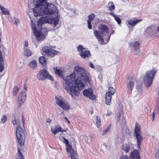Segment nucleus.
Wrapping results in <instances>:
<instances>
[{
  "label": "nucleus",
  "instance_id": "obj_31",
  "mask_svg": "<svg viewBox=\"0 0 159 159\" xmlns=\"http://www.w3.org/2000/svg\"><path fill=\"white\" fill-rule=\"evenodd\" d=\"M108 6L109 8L110 11L114 9L115 8V6L112 2H110L108 3Z\"/></svg>",
  "mask_w": 159,
  "mask_h": 159
},
{
  "label": "nucleus",
  "instance_id": "obj_17",
  "mask_svg": "<svg viewBox=\"0 0 159 159\" xmlns=\"http://www.w3.org/2000/svg\"><path fill=\"white\" fill-rule=\"evenodd\" d=\"M51 130L52 132L54 135H56L59 131L63 132H66L67 130V129H62V128L58 125L55 126L54 128L52 127Z\"/></svg>",
  "mask_w": 159,
  "mask_h": 159
},
{
  "label": "nucleus",
  "instance_id": "obj_39",
  "mask_svg": "<svg viewBox=\"0 0 159 159\" xmlns=\"http://www.w3.org/2000/svg\"><path fill=\"white\" fill-rule=\"evenodd\" d=\"M87 23L88 24V27L89 29H91L92 28V26L91 25V21L87 20Z\"/></svg>",
  "mask_w": 159,
  "mask_h": 159
},
{
  "label": "nucleus",
  "instance_id": "obj_27",
  "mask_svg": "<svg viewBox=\"0 0 159 159\" xmlns=\"http://www.w3.org/2000/svg\"><path fill=\"white\" fill-rule=\"evenodd\" d=\"M39 61L40 63L42 65H46V60L45 57L42 56L40 57L39 59Z\"/></svg>",
  "mask_w": 159,
  "mask_h": 159
},
{
  "label": "nucleus",
  "instance_id": "obj_44",
  "mask_svg": "<svg viewBox=\"0 0 159 159\" xmlns=\"http://www.w3.org/2000/svg\"><path fill=\"white\" fill-rule=\"evenodd\" d=\"M152 120L153 121L154 120L155 118V113L154 111H153L152 113Z\"/></svg>",
  "mask_w": 159,
  "mask_h": 159
},
{
  "label": "nucleus",
  "instance_id": "obj_18",
  "mask_svg": "<svg viewBox=\"0 0 159 159\" xmlns=\"http://www.w3.org/2000/svg\"><path fill=\"white\" fill-rule=\"evenodd\" d=\"M59 138L65 143L66 147V151L68 153V157L69 158L70 157V154H69L70 153V144H69V141L67 139L63 137H60Z\"/></svg>",
  "mask_w": 159,
  "mask_h": 159
},
{
  "label": "nucleus",
  "instance_id": "obj_46",
  "mask_svg": "<svg viewBox=\"0 0 159 159\" xmlns=\"http://www.w3.org/2000/svg\"><path fill=\"white\" fill-rule=\"evenodd\" d=\"M46 121L47 123H50L51 121V120L50 118H48L46 120Z\"/></svg>",
  "mask_w": 159,
  "mask_h": 159
},
{
  "label": "nucleus",
  "instance_id": "obj_2",
  "mask_svg": "<svg viewBox=\"0 0 159 159\" xmlns=\"http://www.w3.org/2000/svg\"><path fill=\"white\" fill-rule=\"evenodd\" d=\"M82 79L85 82H90L89 77L86 75L85 69L84 67L76 66L75 67L73 72L70 74V84L75 80L72 86L70 88V94L72 97L78 96L80 91L85 87V84L82 81Z\"/></svg>",
  "mask_w": 159,
  "mask_h": 159
},
{
  "label": "nucleus",
  "instance_id": "obj_47",
  "mask_svg": "<svg viewBox=\"0 0 159 159\" xmlns=\"http://www.w3.org/2000/svg\"><path fill=\"white\" fill-rule=\"evenodd\" d=\"M47 0H37V1H36V2H37V3H38L39 2H46V1Z\"/></svg>",
  "mask_w": 159,
  "mask_h": 159
},
{
  "label": "nucleus",
  "instance_id": "obj_54",
  "mask_svg": "<svg viewBox=\"0 0 159 159\" xmlns=\"http://www.w3.org/2000/svg\"><path fill=\"white\" fill-rule=\"evenodd\" d=\"M151 29V28L150 27H149L148 28V29Z\"/></svg>",
  "mask_w": 159,
  "mask_h": 159
},
{
  "label": "nucleus",
  "instance_id": "obj_43",
  "mask_svg": "<svg viewBox=\"0 0 159 159\" xmlns=\"http://www.w3.org/2000/svg\"><path fill=\"white\" fill-rule=\"evenodd\" d=\"M109 131V130L107 129H106L103 131V132L102 133V135H104L107 133Z\"/></svg>",
  "mask_w": 159,
  "mask_h": 159
},
{
  "label": "nucleus",
  "instance_id": "obj_35",
  "mask_svg": "<svg viewBox=\"0 0 159 159\" xmlns=\"http://www.w3.org/2000/svg\"><path fill=\"white\" fill-rule=\"evenodd\" d=\"M31 27L32 28V29L34 31V30H38V26L36 24V26H35V24L33 23H32L31 24Z\"/></svg>",
  "mask_w": 159,
  "mask_h": 159
},
{
  "label": "nucleus",
  "instance_id": "obj_25",
  "mask_svg": "<svg viewBox=\"0 0 159 159\" xmlns=\"http://www.w3.org/2000/svg\"><path fill=\"white\" fill-rule=\"evenodd\" d=\"M24 54L27 57L30 56L32 54V52L28 48H25L24 50Z\"/></svg>",
  "mask_w": 159,
  "mask_h": 159
},
{
  "label": "nucleus",
  "instance_id": "obj_53",
  "mask_svg": "<svg viewBox=\"0 0 159 159\" xmlns=\"http://www.w3.org/2000/svg\"><path fill=\"white\" fill-rule=\"evenodd\" d=\"M3 7L0 4V9L1 10L2 9V8Z\"/></svg>",
  "mask_w": 159,
  "mask_h": 159
},
{
  "label": "nucleus",
  "instance_id": "obj_38",
  "mask_svg": "<svg viewBox=\"0 0 159 159\" xmlns=\"http://www.w3.org/2000/svg\"><path fill=\"white\" fill-rule=\"evenodd\" d=\"M28 41L26 40H25V43H24V49H25V48H28Z\"/></svg>",
  "mask_w": 159,
  "mask_h": 159
},
{
  "label": "nucleus",
  "instance_id": "obj_16",
  "mask_svg": "<svg viewBox=\"0 0 159 159\" xmlns=\"http://www.w3.org/2000/svg\"><path fill=\"white\" fill-rule=\"evenodd\" d=\"M128 79H129V81L127 84V92L128 93L130 94L132 93L134 86V83L133 81V78L132 76H130L128 77Z\"/></svg>",
  "mask_w": 159,
  "mask_h": 159
},
{
  "label": "nucleus",
  "instance_id": "obj_19",
  "mask_svg": "<svg viewBox=\"0 0 159 159\" xmlns=\"http://www.w3.org/2000/svg\"><path fill=\"white\" fill-rule=\"evenodd\" d=\"M129 159H141L138 151L134 150L132 152Z\"/></svg>",
  "mask_w": 159,
  "mask_h": 159
},
{
  "label": "nucleus",
  "instance_id": "obj_22",
  "mask_svg": "<svg viewBox=\"0 0 159 159\" xmlns=\"http://www.w3.org/2000/svg\"><path fill=\"white\" fill-rule=\"evenodd\" d=\"M130 45L131 47H133L135 50H138L140 48V44L138 41H136L133 43H130Z\"/></svg>",
  "mask_w": 159,
  "mask_h": 159
},
{
  "label": "nucleus",
  "instance_id": "obj_45",
  "mask_svg": "<svg viewBox=\"0 0 159 159\" xmlns=\"http://www.w3.org/2000/svg\"><path fill=\"white\" fill-rule=\"evenodd\" d=\"M89 66H90V67L93 69H94L95 68V67L93 65V64L91 62H90L89 63Z\"/></svg>",
  "mask_w": 159,
  "mask_h": 159
},
{
  "label": "nucleus",
  "instance_id": "obj_52",
  "mask_svg": "<svg viewBox=\"0 0 159 159\" xmlns=\"http://www.w3.org/2000/svg\"><path fill=\"white\" fill-rule=\"evenodd\" d=\"M24 89L26 91L27 90V87L26 86V85L24 87Z\"/></svg>",
  "mask_w": 159,
  "mask_h": 159
},
{
  "label": "nucleus",
  "instance_id": "obj_20",
  "mask_svg": "<svg viewBox=\"0 0 159 159\" xmlns=\"http://www.w3.org/2000/svg\"><path fill=\"white\" fill-rule=\"evenodd\" d=\"M142 21V19L138 20L136 18H133L132 19L128 20V22L129 24L131 26H134L138 23Z\"/></svg>",
  "mask_w": 159,
  "mask_h": 159
},
{
  "label": "nucleus",
  "instance_id": "obj_7",
  "mask_svg": "<svg viewBox=\"0 0 159 159\" xmlns=\"http://www.w3.org/2000/svg\"><path fill=\"white\" fill-rule=\"evenodd\" d=\"M141 126L136 122L135 124L134 136L136 137L139 148H140L141 143L143 140V138L141 134Z\"/></svg>",
  "mask_w": 159,
  "mask_h": 159
},
{
  "label": "nucleus",
  "instance_id": "obj_55",
  "mask_svg": "<svg viewBox=\"0 0 159 159\" xmlns=\"http://www.w3.org/2000/svg\"><path fill=\"white\" fill-rule=\"evenodd\" d=\"M16 159H19L18 158H16Z\"/></svg>",
  "mask_w": 159,
  "mask_h": 159
},
{
  "label": "nucleus",
  "instance_id": "obj_26",
  "mask_svg": "<svg viewBox=\"0 0 159 159\" xmlns=\"http://www.w3.org/2000/svg\"><path fill=\"white\" fill-rule=\"evenodd\" d=\"M109 14L111 16H112L114 18L115 20L117 22L119 25L120 24L121 22V21L119 17L117 16H116L112 12H110Z\"/></svg>",
  "mask_w": 159,
  "mask_h": 159
},
{
  "label": "nucleus",
  "instance_id": "obj_1",
  "mask_svg": "<svg viewBox=\"0 0 159 159\" xmlns=\"http://www.w3.org/2000/svg\"><path fill=\"white\" fill-rule=\"evenodd\" d=\"M56 9V7L53 4H49L46 2H39L36 4L33 11L36 17L47 15L45 17H41L40 21L50 24L53 22L54 26L56 27L59 21L58 11Z\"/></svg>",
  "mask_w": 159,
  "mask_h": 159
},
{
  "label": "nucleus",
  "instance_id": "obj_29",
  "mask_svg": "<svg viewBox=\"0 0 159 159\" xmlns=\"http://www.w3.org/2000/svg\"><path fill=\"white\" fill-rule=\"evenodd\" d=\"M96 124L98 128H99L101 126V121L100 118L99 117V116H97L96 117Z\"/></svg>",
  "mask_w": 159,
  "mask_h": 159
},
{
  "label": "nucleus",
  "instance_id": "obj_28",
  "mask_svg": "<svg viewBox=\"0 0 159 159\" xmlns=\"http://www.w3.org/2000/svg\"><path fill=\"white\" fill-rule=\"evenodd\" d=\"M18 153L17 154V157L19 159H25L23 155L20 152L19 148L17 147Z\"/></svg>",
  "mask_w": 159,
  "mask_h": 159
},
{
  "label": "nucleus",
  "instance_id": "obj_8",
  "mask_svg": "<svg viewBox=\"0 0 159 159\" xmlns=\"http://www.w3.org/2000/svg\"><path fill=\"white\" fill-rule=\"evenodd\" d=\"M16 135L19 144L21 146L24 144L25 139V134L23 129L20 126H18L16 130Z\"/></svg>",
  "mask_w": 159,
  "mask_h": 159
},
{
  "label": "nucleus",
  "instance_id": "obj_23",
  "mask_svg": "<svg viewBox=\"0 0 159 159\" xmlns=\"http://www.w3.org/2000/svg\"><path fill=\"white\" fill-rule=\"evenodd\" d=\"M130 149V146L129 144L125 143L123 145L122 149L126 153L129 152Z\"/></svg>",
  "mask_w": 159,
  "mask_h": 159
},
{
  "label": "nucleus",
  "instance_id": "obj_36",
  "mask_svg": "<svg viewBox=\"0 0 159 159\" xmlns=\"http://www.w3.org/2000/svg\"><path fill=\"white\" fill-rule=\"evenodd\" d=\"M11 19H12V21H13V20H15L14 23L17 26L18 23H19V20L16 17H13L12 18H11Z\"/></svg>",
  "mask_w": 159,
  "mask_h": 159
},
{
  "label": "nucleus",
  "instance_id": "obj_33",
  "mask_svg": "<svg viewBox=\"0 0 159 159\" xmlns=\"http://www.w3.org/2000/svg\"><path fill=\"white\" fill-rule=\"evenodd\" d=\"M7 120V117L6 116L4 115L2 116L1 120V123H4Z\"/></svg>",
  "mask_w": 159,
  "mask_h": 159
},
{
  "label": "nucleus",
  "instance_id": "obj_13",
  "mask_svg": "<svg viewBox=\"0 0 159 159\" xmlns=\"http://www.w3.org/2000/svg\"><path fill=\"white\" fill-rule=\"evenodd\" d=\"M83 94L84 96L92 100L96 99L95 95L93 93V91L91 88H89L84 89L83 91Z\"/></svg>",
  "mask_w": 159,
  "mask_h": 159
},
{
  "label": "nucleus",
  "instance_id": "obj_56",
  "mask_svg": "<svg viewBox=\"0 0 159 159\" xmlns=\"http://www.w3.org/2000/svg\"><path fill=\"white\" fill-rule=\"evenodd\" d=\"M9 20H10V21H11V20H10L9 19Z\"/></svg>",
  "mask_w": 159,
  "mask_h": 159
},
{
  "label": "nucleus",
  "instance_id": "obj_40",
  "mask_svg": "<svg viewBox=\"0 0 159 159\" xmlns=\"http://www.w3.org/2000/svg\"><path fill=\"white\" fill-rule=\"evenodd\" d=\"M12 124L13 125H16L17 124V122L16 121V120L15 118L12 119Z\"/></svg>",
  "mask_w": 159,
  "mask_h": 159
},
{
  "label": "nucleus",
  "instance_id": "obj_37",
  "mask_svg": "<svg viewBox=\"0 0 159 159\" xmlns=\"http://www.w3.org/2000/svg\"><path fill=\"white\" fill-rule=\"evenodd\" d=\"M151 30H152V34H150L151 36H154L157 37L158 36V34H157V31L151 29Z\"/></svg>",
  "mask_w": 159,
  "mask_h": 159
},
{
  "label": "nucleus",
  "instance_id": "obj_21",
  "mask_svg": "<svg viewBox=\"0 0 159 159\" xmlns=\"http://www.w3.org/2000/svg\"><path fill=\"white\" fill-rule=\"evenodd\" d=\"M26 93L25 91H22L19 94L18 97L19 100L22 101V102H24L26 99Z\"/></svg>",
  "mask_w": 159,
  "mask_h": 159
},
{
  "label": "nucleus",
  "instance_id": "obj_30",
  "mask_svg": "<svg viewBox=\"0 0 159 159\" xmlns=\"http://www.w3.org/2000/svg\"><path fill=\"white\" fill-rule=\"evenodd\" d=\"M2 14L3 15H9L10 13L7 9L5 8L4 7L1 9Z\"/></svg>",
  "mask_w": 159,
  "mask_h": 159
},
{
  "label": "nucleus",
  "instance_id": "obj_9",
  "mask_svg": "<svg viewBox=\"0 0 159 159\" xmlns=\"http://www.w3.org/2000/svg\"><path fill=\"white\" fill-rule=\"evenodd\" d=\"M37 78L39 80H43L45 79H49L53 81V78L49 75L48 72L45 69L40 70L37 75Z\"/></svg>",
  "mask_w": 159,
  "mask_h": 159
},
{
  "label": "nucleus",
  "instance_id": "obj_32",
  "mask_svg": "<svg viewBox=\"0 0 159 159\" xmlns=\"http://www.w3.org/2000/svg\"><path fill=\"white\" fill-rule=\"evenodd\" d=\"M19 90V89L17 86H15L13 89V94L14 96H16Z\"/></svg>",
  "mask_w": 159,
  "mask_h": 159
},
{
  "label": "nucleus",
  "instance_id": "obj_12",
  "mask_svg": "<svg viewBox=\"0 0 159 159\" xmlns=\"http://www.w3.org/2000/svg\"><path fill=\"white\" fill-rule=\"evenodd\" d=\"M73 141L70 143V156L71 159H78V155L76 152V142L73 137L71 138Z\"/></svg>",
  "mask_w": 159,
  "mask_h": 159
},
{
  "label": "nucleus",
  "instance_id": "obj_15",
  "mask_svg": "<svg viewBox=\"0 0 159 159\" xmlns=\"http://www.w3.org/2000/svg\"><path fill=\"white\" fill-rule=\"evenodd\" d=\"M85 49L82 45H80L78 48V51L80 52V55L83 58H86V57H89L90 56V52L89 50H84Z\"/></svg>",
  "mask_w": 159,
  "mask_h": 159
},
{
  "label": "nucleus",
  "instance_id": "obj_4",
  "mask_svg": "<svg viewBox=\"0 0 159 159\" xmlns=\"http://www.w3.org/2000/svg\"><path fill=\"white\" fill-rule=\"evenodd\" d=\"M41 18L40 20L37 21V25L38 26V30H34V35L35 36L36 39L38 41H40L44 39L45 38L44 34H46L47 30L45 28H42V25L45 22H43L42 21H40Z\"/></svg>",
  "mask_w": 159,
  "mask_h": 159
},
{
  "label": "nucleus",
  "instance_id": "obj_42",
  "mask_svg": "<svg viewBox=\"0 0 159 159\" xmlns=\"http://www.w3.org/2000/svg\"><path fill=\"white\" fill-rule=\"evenodd\" d=\"M19 104L18 105V107L19 108H20L21 107V105L23 104L24 102H22V101L20 100H19Z\"/></svg>",
  "mask_w": 159,
  "mask_h": 159
},
{
  "label": "nucleus",
  "instance_id": "obj_11",
  "mask_svg": "<svg viewBox=\"0 0 159 159\" xmlns=\"http://www.w3.org/2000/svg\"><path fill=\"white\" fill-rule=\"evenodd\" d=\"M116 89L112 87L108 88V91L105 94V103L107 105H110L111 104L112 96L115 93Z\"/></svg>",
  "mask_w": 159,
  "mask_h": 159
},
{
  "label": "nucleus",
  "instance_id": "obj_34",
  "mask_svg": "<svg viewBox=\"0 0 159 159\" xmlns=\"http://www.w3.org/2000/svg\"><path fill=\"white\" fill-rule=\"evenodd\" d=\"M95 17V15L93 13L91 14L90 15L88 16L89 19L88 20L91 21Z\"/></svg>",
  "mask_w": 159,
  "mask_h": 159
},
{
  "label": "nucleus",
  "instance_id": "obj_51",
  "mask_svg": "<svg viewBox=\"0 0 159 159\" xmlns=\"http://www.w3.org/2000/svg\"><path fill=\"white\" fill-rule=\"evenodd\" d=\"M65 119L67 121L68 123L69 124L70 123V121L66 117H65Z\"/></svg>",
  "mask_w": 159,
  "mask_h": 159
},
{
  "label": "nucleus",
  "instance_id": "obj_3",
  "mask_svg": "<svg viewBox=\"0 0 159 159\" xmlns=\"http://www.w3.org/2000/svg\"><path fill=\"white\" fill-rule=\"evenodd\" d=\"M56 74L58 75V76L63 80V84L64 88L68 93H70V75L65 76V73L63 68L58 69L56 68L55 70Z\"/></svg>",
  "mask_w": 159,
  "mask_h": 159
},
{
  "label": "nucleus",
  "instance_id": "obj_14",
  "mask_svg": "<svg viewBox=\"0 0 159 159\" xmlns=\"http://www.w3.org/2000/svg\"><path fill=\"white\" fill-rule=\"evenodd\" d=\"M43 51L46 53L47 55L51 57H53L55 55L57 54L58 52L48 46H44L42 48Z\"/></svg>",
  "mask_w": 159,
  "mask_h": 159
},
{
  "label": "nucleus",
  "instance_id": "obj_41",
  "mask_svg": "<svg viewBox=\"0 0 159 159\" xmlns=\"http://www.w3.org/2000/svg\"><path fill=\"white\" fill-rule=\"evenodd\" d=\"M119 159H128V157L126 155H123Z\"/></svg>",
  "mask_w": 159,
  "mask_h": 159
},
{
  "label": "nucleus",
  "instance_id": "obj_24",
  "mask_svg": "<svg viewBox=\"0 0 159 159\" xmlns=\"http://www.w3.org/2000/svg\"><path fill=\"white\" fill-rule=\"evenodd\" d=\"M29 66L32 69H34L37 66V62L36 61L33 60L29 63Z\"/></svg>",
  "mask_w": 159,
  "mask_h": 159
},
{
  "label": "nucleus",
  "instance_id": "obj_10",
  "mask_svg": "<svg viewBox=\"0 0 159 159\" xmlns=\"http://www.w3.org/2000/svg\"><path fill=\"white\" fill-rule=\"evenodd\" d=\"M55 102L58 106L64 110H67L69 108V104L61 96H55Z\"/></svg>",
  "mask_w": 159,
  "mask_h": 159
},
{
  "label": "nucleus",
  "instance_id": "obj_49",
  "mask_svg": "<svg viewBox=\"0 0 159 159\" xmlns=\"http://www.w3.org/2000/svg\"><path fill=\"white\" fill-rule=\"evenodd\" d=\"M70 11L73 12L74 13H75V10L73 9H70Z\"/></svg>",
  "mask_w": 159,
  "mask_h": 159
},
{
  "label": "nucleus",
  "instance_id": "obj_48",
  "mask_svg": "<svg viewBox=\"0 0 159 159\" xmlns=\"http://www.w3.org/2000/svg\"><path fill=\"white\" fill-rule=\"evenodd\" d=\"M111 124H110V125L108 126L107 127V129L109 131L111 128Z\"/></svg>",
  "mask_w": 159,
  "mask_h": 159
},
{
  "label": "nucleus",
  "instance_id": "obj_50",
  "mask_svg": "<svg viewBox=\"0 0 159 159\" xmlns=\"http://www.w3.org/2000/svg\"><path fill=\"white\" fill-rule=\"evenodd\" d=\"M112 114V112H110V113H107V114H106V115L107 116H109L110 115H111Z\"/></svg>",
  "mask_w": 159,
  "mask_h": 159
},
{
  "label": "nucleus",
  "instance_id": "obj_6",
  "mask_svg": "<svg viewBox=\"0 0 159 159\" xmlns=\"http://www.w3.org/2000/svg\"><path fill=\"white\" fill-rule=\"evenodd\" d=\"M157 72V70L155 68H153L151 70L146 72L143 76L144 82L146 86L148 87L151 85Z\"/></svg>",
  "mask_w": 159,
  "mask_h": 159
},
{
  "label": "nucleus",
  "instance_id": "obj_5",
  "mask_svg": "<svg viewBox=\"0 0 159 159\" xmlns=\"http://www.w3.org/2000/svg\"><path fill=\"white\" fill-rule=\"evenodd\" d=\"M98 31L96 30L94 31V34L96 39L102 43L104 42V39L102 38L104 34H107L109 32V29L107 25L101 24L98 27Z\"/></svg>",
  "mask_w": 159,
  "mask_h": 159
}]
</instances>
